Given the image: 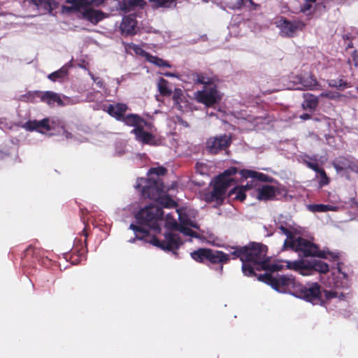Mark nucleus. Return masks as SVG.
<instances>
[{"instance_id":"5701e85b","label":"nucleus","mask_w":358,"mask_h":358,"mask_svg":"<svg viewBox=\"0 0 358 358\" xmlns=\"http://www.w3.org/2000/svg\"><path fill=\"white\" fill-rule=\"evenodd\" d=\"M303 97L304 100L301 103L302 108L310 113H313L318 106L319 97L310 93L304 94Z\"/></svg>"},{"instance_id":"ddd939ff","label":"nucleus","mask_w":358,"mask_h":358,"mask_svg":"<svg viewBox=\"0 0 358 358\" xmlns=\"http://www.w3.org/2000/svg\"><path fill=\"white\" fill-rule=\"evenodd\" d=\"M127 50L131 52H133L136 55L141 56L145 60L158 67H171V65L166 61L150 55L138 45L134 43L128 44Z\"/></svg>"},{"instance_id":"423d86ee","label":"nucleus","mask_w":358,"mask_h":358,"mask_svg":"<svg viewBox=\"0 0 358 358\" xmlns=\"http://www.w3.org/2000/svg\"><path fill=\"white\" fill-rule=\"evenodd\" d=\"M138 190L141 191L144 198L157 201L161 194L166 193V187L159 178L150 177L148 179L140 178L136 185Z\"/></svg>"},{"instance_id":"a19ab883","label":"nucleus","mask_w":358,"mask_h":358,"mask_svg":"<svg viewBox=\"0 0 358 358\" xmlns=\"http://www.w3.org/2000/svg\"><path fill=\"white\" fill-rule=\"evenodd\" d=\"M251 262H242V271L243 274L248 277L257 276L254 268L250 265Z\"/></svg>"},{"instance_id":"2eb2a0df","label":"nucleus","mask_w":358,"mask_h":358,"mask_svg":"<svg viewBox=\"0 0 358 358\" xmlns=\"http://www.w3.org/2000/svg\"><path fill=\"white\" fill-rule=\"evenodd\" d=\"M131 134L135 136V138L137 141L143 144L151 145H155L157 144L155 135L150 132L146 131L143 126L133 129Z\"/></svg>"},{"instance_id":"f704fd0d","label":"nucleus","mask_w":358,"mask_h":358,"mask_svg":"<svg viewBox=\"0 0 358 358\" xmlns=\"http://www.w3.org/2000/svg\"><path fill=\"white\" fill-rule=\"evenodd\" d=\"M231 248L233 251L231 255L233 256V259H239L242 262H245V246H231Z\"/></svg>"},{"instance_id":"f3484780","label":"nucleus","mask_w":358,"mask_h":358,"mask_svg":"<svg viewBox=\"0 0 358 358\" xmlns=\"http://www.w3.org/2000/svg\"><path fill=\"white\" fill-rule=\"evenodd\" d=\"M304 164L307 166V167L315 171L319 174L317 177L320 178L318 181L320 187H322L329 184L330 178L327 175L326 171L322 168L320 167L317 162L304 161Z\"/></svg>"},{"instance_id":"5fc2aeb1","label":"nucleus","mask_w":358,"mask_h":358,"mask_svg":"<svg viewBox=\"0 0 358 358\" xmlns=\"http://www.w3.org/2000/svg\"><path fill=\"white\" fill-rule=\"evenodd\" d=\"M89 74L90 75L91 78L94 80V82L96 84V85L99 88H103V80L101 78L96 77L92 73H89Z\"/></svg>"},{"instance_id":"680f3d73","label":"nucleus","mask_w":358,"mask_h":358,"mask_svg":"<svg viewBox=\"0 0 358 358\" xmlns=\"http://www.w3.org/2000/svg\"><path fill=\"white\" fill-rule=\"evenodd\" d=\"M311 115L308 113H303L301 115H300V119L303 120H307L311 119Z\"/></svg>"},{"instance_id":"2f4dec72","label":"nucleus","mask_w":358,"mask_h":358,"mask_svg":"<svg viewBox=\"0 0 358 358\" xmlns=\"http://www.w3.org/2000/svg\"><path fill=\"white\" fill-rule=\"evenodd\" d=\"M152 9L169 8L176 3V0H148Z\"/></svg>"},{"instance_id":"6e6552de","label":"nucleus","mask_w":358,"mask_h":358,"mask_svg":"<svg viewBox=\"0 0 358 358\" xmlns=\"http://www.w3.org/2000/svg\"><path fill=\"white\" fill-rule=\"evenodd\" d=\"M258 280L269 285L274 289L285 292L291 287L295 286V278L292 275H276L273 276L271 273H264L257 277Z\"/></svg>"},{"instance_id":"7c9ffc66","label":"nucleus","mask_w":358,"mask_h":358,"mask_svg":"<svg viewBox=\"0 0 358 358\" xmlns=\"http://www.w3.org/2000/svg\"><path fill=\"white\" fill-rule=\"evenodd\" d=\"M233 9H241L245 8L249 10H256L259 5L254 3L252 0H238L236 3L231 6Z\"/></svg>"},{"instance_id":"1a4fd4ad","label":"nucleus","mask_w":358,"mask_h":358,"mask_svg":"<svg viewBox=\"0 0 358 358\" xmlns=\"http://www.w3.org/2000/svg\"><path fill=\"white\" fill-rule=\"evenodd\" d=\"M230 186V182L225 176H218L214 181L212 191L205 194L206 201L222 203L225 194Z\"/></svg>"},{"instance_id":"de8ad7c7","label":"nucleus","mask_w":358,"mask_h":358,"mask_svg":"<svg viewBox=\"0 0 358 358\" xmlns=\"http://www.w3.org/2000/svg\"><path fill=\"white\" fill-rule=\"evenodd\" d=\"M238 170L236 167H231L227 169L220 176H225L227 180H229L230 185H231L232 180L230 178V176L235 175L237 173Z\"/></svg>"},{"instance_id":"aec40b11","label":"nucleus","mask_w":358,"mask_h":358,"mask_svg":"<svg viewBox=\"0 0 358 358\" xmlns=\"http://www.w3.org/2000/svg\"><path fill=\"white\" fill-rule=\"evenodd\" d=\"M127 110V106L124 103L109 104L106 109V111L113 117L117 120L121 121L125 112Z\"/></svg>"},{"instance_id":"c9c22d12","label":"nucleus","mask_w":358,"mask_h":358,"mask_svg":"<svg viewBox=\"0 0 358 358\" xmlns=\"http://www.w3.org/2000/svg\"><path fill=\"white\" fill-rule=\"evenodd\" d=\"M157 201H159L161 206L164 208H175L177 206L176 202L166 193L161 194L160 198Z\"/></svg>"},{"instance_id":"f8f14e48","label":"nucleus","mask_w":358,"mask_h":358,"mask_svg":"<svg viewBox=\"0 0 358 358\" xmlns=\"http://www.w3.org/2000/svg\"><path fill=\"white\" fill-rule=\"evenodd\" d=\"M231 144V138L226 134L212 136L206 140L205 148L210 155H217L226 150Z\"/></svg>"},{"instance_id":"c756f323","label":"nucleus","mask_w":358,"mask_h":358,"mask_svg":"<svg viewBox=\"0 0 358 358\" xmlns=\"http://www.w3.org/2000/svg\"><path fill=\"white\" fill-rule=\"evenodd\" d=\"M287 266L289 268L299 271L303 275H309L308 273V265H306L303 261L288 262Z\"/></svg>"},{"instance_id":"72a5a7b5","label":"nucleus","mask_w":358,"mask_h":358,"mask_svg":"<svg viewBox=\"0 0 358 358\" xmlns=\"http://www.w3.org/2000/svg\"><path fill=\"white\" fill-rule=\"evenodd\" d=\"M157 87L160 94L164 96H170L172 90L169 87V82L163 78H159Z\"/></svg>"},{"instance_id":"9b49d317","label":"nucleus","mask_w":358,"mask_h":358,"mask_svg":"<svg viewBox=\"0 0 358 358\" xmlns=\"http://www.w3.org/2000/svg\"><path fill=\"white\" fill-rule=\"evenodd\" d=\"M296 296L313 304H317L322 300L321 286L314 282L307 286L299 285L296 289Z\"/></svg>"},{"instance_id":"a211bd4d","label":"nucleus","mask_w":358,"mask_h":358,"mask_svg":"<svg viewBox=\"0 0 358 358\" xmlns=\"http://www.w3.org/2000/svg\"><path fill=\"white\" fill-rule=\"evenodd\" d=\"M296 83L301 84L302 87L308 90H317L318 89L319 83L315 76L312 73H304L297 76Z\"/></svg>"},{"instance_id":"69168bd1","label":"nucleus","mask_w":358,"mask_h":358,"mask_svg":"<svg viewBox=\"0 0 358 358\" xmlns=\"http://www.w3.org/2000/svg\"><path fill=\"white\" fill-rule=\"evenodd\" d=\"M165 75H166V76H172L173 74H170V73H165Z\"/></svg>"},{"instance_id":"774afa93","label":"nucleus","mask_w":358,"mask_h":358,"mask_svg":"<svg viewBox=\"0 0 358 358\" xmlns=\"http://www.w3.org/2000/svg\"><path fill=\"white\" fill-rule=\"evenodd\" d=\"M357 92H358V87H357Z\"/></svg>"},{"instance_id":"13d9d810","label":"nucleus","mask_w":358,"mask_h":358,"mask_svg":"<svg viewBox=\"0 0 358 358\" xmlns=\"http://www.w3.org/2000/svg\"><path fill=\"white\" fill-rule=\"evenodd\" d=\"M343 40L345 41L346 49H350L353 48V44L351 41V36L349 34H345L343 36Z\"/></svg>"},{"instance_id":"338daca9","label":"nucleus","mask_w":358,"mask_h":358,"mask_svg":"<svg viewBox=\"0 0 358 358\" xmlns=\"http://www.w3.org/2000/svg\"><path fill=\"white\" fill-rule=\"evenodd\" d=\"M203 1H204V2H208V0H203Z\"/></svg>"},{"instance_id":"ea45409f","label":"nucleus","mask_w":358,"mask_h":358,"mask_svg":"<svg viewBox=\"0 0 358 358\" xmlns=\"http://www.w3.org/2000/svg\"><path fill=\"white\" fill-rule=\"evenodd\" d=\"M329 87H335L338 90H344L348 87L347 83L343 79H330L327 80Z\"/></svg>"},{"instance_id":"f257e3e1","label":"nucleus","mask_w":358,"mask_h":358,"mask_svg":"<svg viewBox=\"0 0 358 358\" xmlns=\"http://www.w3.org/2000/svg\"><path fill=\"white\" fill-rule=\"evenodd\" d=\"M129 229L134 231L137 239L150 243L163 250L173 252L174 254H177L176 251L178 250L182 244L180 236L177 234L172 232L166 233L164 234V240L160 241L156 236L151 235L147 229L142 227L131 224Z\"/></svg>"},{"instance_id":"e433bc0d","label":"nucleus","mask_w":358,"mask_h":358,"mask_svg":"<svg viewBox=\"0 0 358 358\" xmlns=\"http://www.w3.org/2000/svg\"><path fill=\"white\" fill-rule=\"evenodd\" d=\"M245 190H246V188L243 186L236 187L230 190L229 194V196L236 194L235 199L236 200H238L240 201H243L246 198Z\"/></svg>"},{"instance_id":"052dcab7","label":"nucleus","mask_w":358,"mask_h":358,"mask_svg":"<svg viewBox=\"0 0 358 358\" xmlns=\"http://www.w3.org/2000/svg\"><path fill=\"white\" fill-rule=\"evenodd\" d=\"M315 3V1H306V3L303 5V6L301 7V11L302 12H306L307 10H308L311 6H312V4Z\"/></svg>"},{"instance_id":"6ab92c4d","label":"nucleus","mask_w":358,"mask_h":358,"mask_svg":"<svg viewBox=\"0 0 358 358\" xmlns=\"http://www.w3.org/2000/svg\"><path fill=\"white\" fill-rule=\"evenodd\" d=\"M24 128L27 131H42V130L50 131L51 129L49 124V119L44 118L42 120H29L24 124Z\"/></svg>"},{"instance_id":"39448f33","label":"nucleus","mask_w":358,"mask_h":358,"mask_svg":"<svg viewBox=\"0 0 358 358\" xmlns=\"http://www.w3.org/2000/svg\"><path fill=\"white\" fill-rule=\"evenodd\" d=\"M291 248L299 252L300 256L317 257L327 259V253L324 250H320L318 246L312 242L302 238H294V240H285L283 243V249Z\"/></svg>"},{"instance_id":"c03bdc74","label":"nucleus","mask_w":358,"mask_h":358,"mask_svg":"<svg viewBox=\"0 0 358 358\" xmlns=\"http://www.w3.org/2000/svg\"><path fill=\"white\" fill-rule=\"evenodd\" d=\"M196 172L201 175H207L208 172V166L206 164L202 162H196L195 164Z\"/></svg>"},{"instance_id":"37998d69","label":"nucleus","mask_w":358,"mask_h":358,"mask_svg":"<svg viewBox=\"0 0 358 358\" xmlns=\"http://www.w3.org/2000/svg\"><path fill=\"white\" fill-rule=\"evenodd\" d=\"M167 173V169L164 166H157L150 168L148 171V175L150 177L152 176H156L157 177L164 176Z\"/></svg>"},{"instance_id":"dca6fc26","label":"nucleus","mask_w":358,"mask_h":358,"mask_svg":"<svg viewBox=\"0 0 358 358\" xmlns=\"http://www.w3.org/2000/svg\"><path fill=\"white\" fill-rule=\"evenodd\" d=\"M120 30L123 34L133 35L136 33L137 21L134 16L127 15L122 18L120 26Z\"/></svg>"},{"instance_id":"473e14b6","label":"nucleus","mask_w":358,"mask_h":358,"mask_svg":"<svg viewBox=\"0 0 358 358\" xmlns=\"http://www.w3.org/2000/svg\"><path fill=\"white\" fill-rule=\"evenodd\" d=\"M68 75V69H59L57 71L48 75V78L53 82H62Z\"/></svg>"},{"instance_id":"603ef678","label":"nucleus","mask_w":358,"mask_h":358,"mask_svg":"<svg viewBox=\"0 0 358 358\" xmlns=\"http://www.w3.org/2000/svg\"><path fill=\"white\" fill-rule=\"evenodd\" d=\"M255 179H257L258 180H260L262 182H269L271 180L270 177L268 176L267 175L262 173L257 172V171H256V174L255 176Z\"/></svg>"},{"instance_id":"6e6d98bb","label":"nucleus","mask_w":358,"mask_h":358,"mask_svg":"<svg viewBox=\"0 0 358 358\" xmlns=\"http://www.w3.org/2000/svg\"><path fill=\"white\" fill-rule=\"evenodd\" d=\"M33 2L38 7V8H47L50 6L48 2H46L45 1H43V0H33Z\"/></svg>"},{"instance_id":"09e8293b","label":"nucleus","mask_w":358,"mask_h":358,"mask_svg":"<svg viewBox=\"0 0 358 358\" xmlns=\"http://www.w3.org/2000/svg\"><path fill=\"white\" fill-rule=\"evenodd\" d=\"M179 231L184 234L185 235H187V236H192V237H196V232L194 231L192 229H191L190 228H188L187 227H185V226H180V228H179Z\"/></svg>"},{"instance_id":"79ce46f5","label":"nucleus","mask_w":358,"mask_h":358,"mask_svg":"<svg viewBox=\"0 0 358 358\" xmlns=\"http://www.w3.org/2000/svg\"><path fill=\"white\" fill-rule=\"evenodd\" d=\"M41 249L38 248L33 247L32 245H29L24 252V258L36 257L38 258L40 255Z\"/></svg>"},{"instance_id":"4be33fe9","label":"nucleus","mask_w":358,"mask_h":358,"mask_svg":"<svg viewBox=\"0 0 358 358\" xmlns=\"http://www.w3.org/2000/svg\"><path fill=\"white\" fill-rule=\"evenodd\" d=\"M40 100L42 102L46 103L47 104L51 106L55 104V103L58 106H63L64 105L62 99L60 96L52 91H46V92H40Z\"/></svg>"},{"instance_id":"4468645a","label":"nucleus","mask_w":358,"mask_h":358,"mask_svg":"<svg viewBox=\"0 0 358 358\" xmlns=\"http://www.w3.org/2000/svg\"><path fill=\"white\" fill-rule=\"evenodd\" d=\"M277 26L280 30L281 36L292 37L298 29L302 27V24L299 22H290L282 18L277 22Z\"/></svg>"},{"instance_id":"4d7b16f0","label":"nucleus","mask_w":358,"mask_h":358,"mask_svg":"<svg viewBox=\"0 0 358 358\" xmlns=\"http://www.w3.org/2000/svg\"><path fill=\"white\" fill-rule=\"evenodd\" d=\"M241 172H242L243 176L245 178H255V176L256 174V171H252V170H243Z\"/></svg>"},{"instance_id":"49530a36","label":"nucleus","mask_w":358,"mask_h":358,"mask_svg":"<svg viewBox=\"0 0 358 358\" xmlns=\"http://www.w3.org/2000/svg\"><path fill=\"white\" fill-rule=\"evenodd\" d=\"M339 96V93L331 91L323 92L320 94V97H325L332 100L337 99Z\"/></svg>"},{"instance_id":"cd10ccee","label":"nucleus","mask_w":358,"mask_h":358,"mask_svg":"<svg viewBox=\"0 0 358 358\" xmlns=\"http://www.w3.org/2000/svg\"><path fill=\"white\" fill-rule=\"evenodd\" d=\"M121 121L128 126L134 127V128L142 126L143 123L147 125V122L137 114H129L126 116L124 115Z\"/></svg>"},{"instance_id":"b1692460","label":"nucleus","mask_w":358,"mask_h":358,"mask_svg":"<svg viewBox=\"0 0 358 358\" xmlns=\"http://www.w3.org/2000/svg\"><path fill=\"white\" fill-rule=\"evenodd\" d=\"M83 9V17L92 24H97L99 22L106 17V14L102 11L91 8H84Z\"/></svg>"},{"instance_id":"3c124183","label":"nucleus","mask_w":358,"mask_h":358,"mask_svg":"<svg viewBox=\"0 0 358 358\" xmlns=\"http://www.w3.org/2000/svg\"><path fill=\"white\" fill-rule=\"evenodd\" d=\"M166 226L167 227H169L172 229L178 230L181 225H180L176 220L174 219V217H171V220H168L166 222Z\"/></svg>"},{"instance_id":"4c0bfd02","label":"nucleus","mask_w":358,"mask_h":358,"mask_svg":"<svg viewBox=\"0 0 358 358\" xmlns=\"http://www.w3.org/2000/svg\"><path fill=\"white\" fill-rule=\"evenodd\" d=\"M41 91L29 92L25 94L21 95L20 100L25 102H35L36 99H40Z\"/></svg>"},{"instance_id":"0eeeda50","label":"nucleus","mask_w":358,"mask_h":358,"mask_svg":"<svg viewBox=\"0 0 358 358\" xmlns=\"http://www.w3.org/2000/svg\"><path fill=\"white\" fill-rule=\"evenodd\" d=\"M164 211L162 207L148 206L136 214L139 224H144L154 230H160L159 222L162 220Z\"/></svg>"},{"instance_id":"c85d7f7f","label":"nucleus","mask_w":358,"mask_h":358,"mask_svg":"<svg viewBox=\"0 0 358 358\" xmlns=\"http://www.w3.org/2000/svg\"><path fill=\"white\" fill-rule=\"evenodd\" d=\"M313 271L327 273L329 271V265L322 260H314L308 264V273L310 274Z\"/></svg>"},{"instance_id":"864d4df0","label":"nucleus","mask_w":358,"mask_h":358,"mask_svg":"<svg viewBox=\"0 0 358 358\" xmlns=\"http://www.w3.org/2000/svg\"><path fill=\"white\" fill-rule=\"evenodd\" d=\"M349 64L352 66L358 67V52L355 51L352 55V58L349 60Z\"/></svg>"},{"instance_id":"58836bf2","label":"nucleus","mask_w":358,"mask_h":358,"mask_svg":"<svg viewBox=\"0 0 358 358\" xmlns=\"http://www.w3.org/2000/svg\"><path fill=\"white\" fill-rule=\"evenodd\" d=\"M334 207L326 204H312L308 206V209L312 212H327L332 210Z\"/></svg>"},{"instance_id":"e2e57ef3","label":"nucleus","mask_w":358,"mask_h":358,"mask_svg":"<svg viewBox=\"0 0 358 358\" xmlns=\"http://www.w3.org/2000/svg\"><path fill=\"white\" fill-rule=\"evenodd\" d=\"M171 217H173L172 215L170 213L167 214L166 216V222L168 220H171Z\"/></svg>"},{"instance_id":"393cba45","label":"nucleus","mask_w":358,"mask_h":358,"mask_svg":"<svg viewBox=\"0 0 358 358\" xmlns=\"http://www.w3.org/2000/svg\"><path fill=\"white\" fill-rule=\"evenodd\" d=\"M332 164L337 172H341L352 169L353 162L348 157L340 156L334 160Z\"/></svg>"},{"instance_id":"412c9836","label":"nucleus","mask_w":358,"mask_h":358,"mask_svg":"<svg viewBox=\"0 0 358 358\" xmlns=\"http://www.w3.org/2000/svg\"><path fill=\"white\" fill-rule=\"evenodd\" d=\"M257 193V199L259 200H273L276 196L277 188L271 185H264L262 187L258 188Z\"/></svg>"},{"instance_id":"f03ea898","label":"nucleus","mask_w":358,"mask_h":358,"mask_svg":"<svg viewBox=\"0 0 358 358\" xmlns=\"http://www.w3.org/2000/svg\"><path fill=\"white\" fill-rule=\"evenodd\" d=\"M245 262H251L253 264L257 266V270H264L268 271H277L280 266L277 264H271V258L267 256V246L259 243L251 242L245 245Z\"/></svg>"},{"instance_id":"bf43d9fd","label":"nucleus","mask_w":358,"mask_h":358,"mask_svg":"<svg viewBox=\"0 0 358 358\" xmlns=\"http://www.w3.org/2000/svg\"><path fill=\"white\" fill-rule=\"evenodd\" d=\"M182 95V90L180 89H176L173 95V99L175 101V103H178L179 99H180L181 96Z\"/></svg>"},{"instance_id":"9d476101","label":"nucleus","mask_w":358,"mask_h":358,"mask_svg":"<svg viewBox=\"0 0 358 358\" xmlns=\"http://www.w3.org/2000/svg\"><path fill=\"white\" fill-rule=\"evenodd\" d=\"M82 235L85 236L84 241L81 239L76 238L74 245L69 253L64 254V258L69 261L72 264L76 265L86 259L87 252V238L88 234L87 232V225L82 231Z\"/></svg>"},{"instance_id":"0e129e2a","label":"nucleus","mask_w":358,"mask_h":358,"mask_svg":"<svg viewBox=\"0 0 358 358\" xmlns=\"http://www.w3.org/2000/svg\"><path fill=\"white\" fill-rule=\"evenodd\" d=\"M331 256V257L334 259H338L339 257L338 255H333L331 253H329Z\"/></svg>"},{"instance_id":"bb28decb","label":"nucleus","mask_w":358,"mask_h":358,"mask_svg":"<svg viewBox=\"0 0 358 358\" xmlns=\"http://www.w3.org/2000/svg\"><path fill=\"white\" fill-rule=\"evenodd\" d=\"M146 5L144 0H122V2L119 3V8L124 13L130 12L134 8H143Z\"/></svg>"},{"instance_id":"7ed1b4c3","label":"nucleus","mask_w":358,"mask_h":358,"mask_svg":"<svg viewBox=\"0 0 358 358\" xmlns=\"http://www.w3.org/2000/svg\"><path fill=\"white\" fill-rule=\"evenodd\" d=\"M194 80L199 84H203V89L197 91L196 99L199 103L204 104L206 107H212L218 103L222 98V94L217 90V85L213 81V78L203 74H196Z\"/></svg>"},{"instance_id":"a18cd8bd","label":"nucleus","mask_w":358,"mask_h":358,"mask_svg":"<svg viewBox=\"0 0 358 358\" xmlns=\"http://www.w3.org/2000/svg\"><path fill=\"white\" fill-rule=\"evenodd\" d=\"M277 228L280 229L281 232L287 236V238L285 240L291 241L294 239L295 236L294 233L291 230L283 226L282 224L278 225Z\"/></svg>"},{"instance_id":"8fccbe9b","label":"nucleus","mask_w":358,"mask_h":358,"mask_svg":"<svg viewBox=\"0 0 358 358\" xmlns=\"http://www.w3.org/2000/svg\"><path fill=\"white\" fill-rule=\"evenodd\" d=\"M179 220H180V225H182V226H191L194 228H196V224H193L192 222L187 217H182L180 214H179Z\"/></svg>"},{"instance_id":"a878e982","label":"nucleus","mask_w":358,"mask_h":358,"mask_svg":"<svg viewBox=\"0 0 358 358\" xmlns=\"http://www.w3.org/2000/svg\"><path fill=\"white\" fill-rule=\"evenodd\" d=\"M105 0H67V2L71 4V8L80 10L87 6H99L102 4Z\"/></svg>"},{"instance_id":"20e7f679","label":"nucleus","mask_w":358,"mask_h":358,"mask_svg":"<svg viewBox=\"0 0 358 358\" xmlns=\"http://www.w3.org/2000/svg\"><path fill=\"white\" fill-rule=\"evenodd\" d=\"M191 257L196 262L206 265L219 264L220 273L223 271V264H227L230 260L229 255L222 251L215 250L210 248H199L190 253Z\"/></svg>"}]
</instances>
